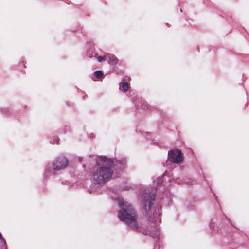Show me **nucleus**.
I'll return each mask as SVG.
<instances>
[{
  "label": "nucleus",
  "mask_w": 249,
  "mask_h": 249,
  "mask_svg": "<svg viewBox=\"0 0 249 249\" xmlns=\"http://www.w3.org/2000/svg\"><path fill=\"white\" fill-rule=\"evenodd\" d=\"M168 159L171 162L176 164L180 163L183 160L182 153L180 150L178 149L169 150L168 152Z\"/></svg>",
  "instance_id": "nucleus-5"
},
{
  "label": "nucleus",
  "mask_w": 249,
  "mask_h": 249,
  "mask_svg": "<svg viewBox=\"0 0 249 249\" xmlns=\"http://www.w3.org/2000/svg\"><path fill=\"white\" fill-rule=\"evenodd\" d=\"M0 239L1 240V243H2L5 246L6 245L5 240L2 237L1 233L0 232Z\"/></svg>",
  "instance_id": "nucleus-15"
},
{
  "label": "nucleus",
  "mask_w": 249,
  "mask_h": 249,
  "mask_svg": "<svg viewBox=\"0 0 249 249\" xmlns=\"http://www.w3.org/2000/svg\"><path fill=\"white\" fill-rule=\"evenodd\" d=\"M68 164V160L65 156H59L56 158L53 161V169L55 171L64 169L67 167Z\"/></svg>",
  "instance_id": "nucleus-4"
},
{
  "label": "nucleus",
  "mask_w": 249,
  "mask_h": 249,
  "mask_svg": "<svg viewBox=\"0 0 249 249\" xmlns=\"http://www.w3.org/2000/svg\"><path fill=\"white\" fill-rule=\"evenodd\" d=\"M160 215L161 213L159 209L157 211L155 210L152 215H150L148 216V220L153 223H156L157 222H160L161 221Z\"/></svg>",
  "instance_id": "nucleus-6"
},
{
  "label": "nucleus",
  "mask_w": 249,
  "mask_h": 249,
  "mask_svg": "<svg viewBox=\"0 0 249 249\" xmlns=\"http://www.w3.org/2000/svg\"><path fill=\"white\" fill-rule=\"evenodd\" d=\"M150 234L151 236H152L153 238H159V236L160 235V232L159 231H158L157 229H156V231H155V233H153V231H150Z\"/></svg>",
  "instance_id": "nucleus-10"
},
{
  "label": "nucleus",
  "mask_w": 249,
  "mask_h": 249,
  "mask_svg": "<svg viewBox=\"0 0 249 249\" xmlns=\"http://www.w3.org/2000/svg\"><path fill=\"white\" fill-rule=\"evenodd\" d=\"M55 171V170H54L53 169V168H52L51 165H48L46 166V168H45V173H44L45 176L46 177H47V176H50L52 174H54Z\"/></svg>",
  "instance_id": "nucleus-7"
},
{
  "label": "nucleus",
  "mask_w": 249,
  "mask_h": 249,
  "mask_svg": "<svg viewBox=\"0 0 249 249\" xmlns=\"http://www.w3.org/2000/svg\"><path fill=\"white\" fill-rule=\"evenodd\" d=\"M156 190L151 188L145 189L142 198L143 208L145 211L149 210L152 207L155 199Z\"/></svg>",
  "instance_id": "nucleus-3"
},
{
  "label": "nucleus",
  "mask_w": 249,
  "mask_h": 249,
  "mask_svg": "<svg viewBox=\"0 0 249 249\" xmlns=\"http://www.w3.org/2000/svg\"><path fill=\"white\" fill-rule=\"evenodd\" d=\"M88 55L89 56L90 58H92L93 57H96L97 54H92V51L91 50H89L88 51Z\"/></svg>",
  "instance_id": "nucleus-13"
},
{
  "label": "nucleus",
  "mask_w": 249,
  "mask_h": 249,
  "mask_svg": "<svg viewBox=\"0 0 249 249\" xmlns=\"http://www.w3.org/2000/svg\"><path fill=\"white\" fill-rule=\"evenodd\" d=\"M129 87V85L128 83L124 81L120 83V89L124 92L128 90Z\"/></svg>",
  "instance_id": "nucleus-8"
},
{
  "label": "nucleus",
  "mask_w": 249,
  "mask_h": 249,
  "mask_svg": "<svg viewBox=\"0 0 249 249\" xmlns=\"http://www.w3.org/2000/svg\"><path fill=\"white\" fill-rule=\"evenodd\" d=\"M58 142H59V139L57 138H54L52 141H51V142L53 143V144H55V143H56V144H58Z\"/></svg>",
  "instance_id": "nucleus-14"
},
{
  "label": "nucleus",
  "mask_w": 249,
  "mask_h": 249,
  "mask_svg": "<svg viewBox=\"0 0 249 249\" xmlns=\"http://www.w3.org/2000/svg\"><path fill=\"white\" fill-rule=\"evenodd\" d=\"M96 161V166L92 172V180L95 184L101 185L111 179L114 170L121 169L126 163L124 159L118 160L105 156L97 157Z\"/></svg>",
  "instance_id": "nucleus-1"
},
{
  "label": "nucleus",
  "mask_w": 249,
  "mask_h": 249,
  "mask_svg": "<svg viewBox=\"0 0 249 249\" xmlns=\"http://www.w3.org/2000/svg\"><path fill=\"white\" fill-rule=\"evenodd\" d=\"M176 182H177V183H180V182H179V181H178V180H176Z\"/></svg>",
  "instance_id": "nucleus-17"
},
{
  "label": "nucleus",
  "mask_w": 249,
  "mask_h": 249,
  "mask_svg": "<svg viewBox=\"0 0 249 249\" xmlns=\"http://www.w3.org/2000/svg\"><path fill=\"white\" fill-rule=\"evenodd\" d=\"M162 182V178L161 177H159L157 178V180H154L153 182L155 184H160Z\"/></svg>",
  "instance_id": "nucleus-12"
},
{
  "label": "nucleus",
  "mask_w": 249,
  "mask_h": 249,
  "mask_svg": "<svg viewBox=\"0 0 249 249\" xmlns=\"http://www.w3.org/2000/svg\"><path fill=\"white\" fill-rule=\"evenodd\" d=\"M94 74L97 78H100L102 77L103 74L101 71H97L94 72Z\"/></svg>",
  "instance_id": "nucleus-11"
},
{
  "label": "nucleus",
  "mask_w": 249,
  "mask_h": 249,
  "mask_svg": "<svg viewBox=\"0 0 249 249\" xmlns=\"http://www.w3.org/2000/svg\"><path fill=\"white\" fill-rule=\"evenodd\" d=\"M97 60L99 62H102L105 60V56H99L97 57Z\"/></svg>",
  "instance_id": "nucleus-16"
},
{
  "label": "nucleus",
  "mask_w": 249,
  "mask_h": 249,
  "mask_svg": "<svg viewBox=\"0 0 249 249\" xmlns=\"http://www.w3.org/2000/svg\"><path fill=\"white\" fill-rule=\"evenodd\" d=\"M118 62L117 58L113 55L111 54H108V63L111 65L116 64Z\"/></svg>",
  "instance_id": "nucleus-9"
},
{
  "label": "nucleus",
  "mask_w": 249,
  "mask_h": 249,
  "mask_svg": "<svg viewBox=\"0 0 249 249\" xmlns=\"http://www.w3.org/2000/svg\"><path fill=\"white\" fill-rule=\"evenodd\" d=\"M117 201L118 205L121 208L118 212V217L120 220L124 222L133 229L137 230L139 225L137 221L138 216L136 211L129 203L123 199L119 198Z\"/></svg>",
  "instance_id": "nucleus-2"
}]
</instances>
